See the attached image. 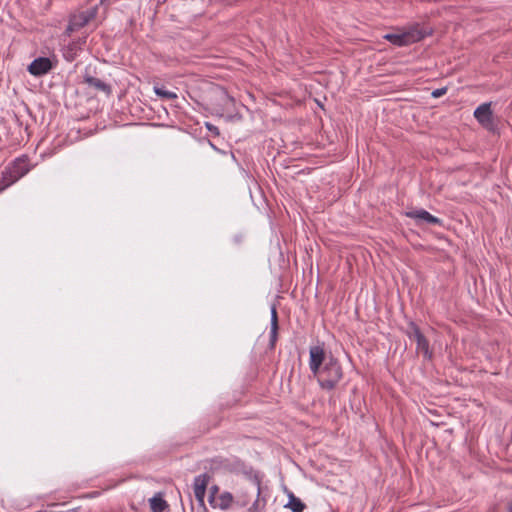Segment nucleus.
<instances>
[{
    "label": "nucleus",
    "mask_w": 512,
    "mask_h": 512,
    "mask_svg": "<svg viewBox=\"0 0 512 512\" xmlns=\"http://www.w3.org/2000/svg\"><path fill=\"white\" fill-rule=\"evenodd\" d=\"M285 507L290 508L292 512H303L306 505L301 501V499L295 497L293 493H290L289 501Z\"/></svg>",
    "instance_id": "13"
},
{
    "label": "nucleus",
    "mask_w": 512,
    "mask_h": 512,
    "mask_svg": "<svg viewBox=\"0 0 512 512\" xmlns=\"http://www.w3.org/2000/svg\"><path fill=\"white\" fill-rule=\"evenodd\" d=\"M218 488L216 486L212 487L211 488V494L210 495H213L215 496V493L217 492Z\"/></svg>",
    "instance_id": "24"
},
{
    "label": "nucleus",
    "mask_w": 512,
    "mask_h": 512,
    "mask_svg": "<svg viewBox=\"0 0 512 512\" xmlns=\"http://www.w3.org/2000/svg\"><path fill=\"white\" fill-rule=\"evenodd\" d=\"M329 356H327L323 344L310 346L309 348V369L311 373L317 374L323 367Z\"/></svg>",
    "instance_id": "3"
},
{
    "label": "nucleus",
    "mask_w": 512,
    "mask_h": 512,
    "mask_svg": "<svg viewBox=\"0 0 512 512\" xmlns=\"http://www.w3.org/2000/svg\"><path fill=\"white\" fill-rule=\"evenodd\" d=\"M447 92V88H439L432 91L431 95L434 98H439Z\"/></svg>",
    "instance_id": "21"
},
{
    "label": "nucleus",
    "mask_w": 512,
    "mask_h": 512,
    "mask_svg": "<svg viewBox=\"0 0 512 512\" xmlns=\"http://www.w3.org/2000/svg\"><path fill=\"white\" fill-rule=\"evenodd\" d=\"M17 181L18 180L14 179V175L6 166L0 176V193Z\"/></svg>",
    "instance_id": "12"
},
{
    "label": "nucleus",
    "mask_w": 512,
    "mask_h": 512,
    "mask_svg": "<svg viewBox=\"0 0 512 512\" xmlns=\"http://www.w3.org/2000/svg\"><path fill=\"white\" fill-rule=\"evenodd\" d=\"M407 335L410 339H414L415 341L418 339V337L423 336L419 327L414 322L409 324V331L407 332Z\"/></svg>",
    "instance_id": "17"
},
{
    "label": "nucleus",
    "mask_w": 512,
    "mask_h": 512,
    "mask_svg": "<svg viewBox=\"0 0 512 512\" xmlns=\"http://www.w3.org/2000/svg\"><path fill=\"white\" fill-rule=\"evenodd\" d=\"M233 502V496L229 492H223L218 497L213 495L209 496V503L213 508H219L221 510H227Z\"/></svg>",
    "instance_id": "9"
},
{
    "label": "nucleus",
    "mask_w": 512,
    "mask_h": 512,
    "mask_svg": "<svg viewBox=\"0 0 512 512\" xmlns=\"http://www.w3.org/2000/svg\"><path fill=\"white\" fill-rule=\"evenodd\" d=\"M417 350L422 352L425 357L431 358V352L429 350V342L426 337L423 335L422 337H418L416 340Z\"/></svg>",
    "instance_id": "15"
},
{
    "label": "nucleus",
    "mask_w": 512,
    "mask_h": 512,
    "mask_svg": "<svg viewBox=\"0 0 512 512\" xmlns=\"http://www.w3.org/2000/svg\"><path fill=\"white\" fill-rule=\"evenodd\" d=\"M107 0H100L101 4H104Z\"/></svg>",
    "instance_id": "26"
},
{
    "label": "nucleus",
    "mask_w": 512,
    "mask_h": 512,
    "mask_svg": "<svg viewBox=\"0 0 512 512\" xmlns=\"http://www.w3.org/2000/svg\"><path fill=\"white\" fill-rule=\"evenodd\" d=\"M7 168L14 175V179H21L30 171V166L28 163V159L25 156H21L16 158L12 163H10Z\"/></svg>",
    "instance_id": "7"
},
{
    "label": "nucleus",
    "mask_w": 512,
    "mask_h": 512,
    "mask_svg": "<svg viewBox=\"0 0 512 512\" xmlns=\"http://www.w3.org/2000/svg\"><path fill=\"white\" fill-rule=\"evenodd\" d=\"M408 218L414 219L418 224L424 222L429 225H442V220L424 209H415L405 213Z\"/></svg>",
    "instance_id": "6"
},
{
    "label": "nucleus",
    "mask_w": 512,
    "mask_h": 512,
    "mask_svg": "<svg viewBox=\"0 0 512 512\" xmlns=\"http://www.w3.org/2000/svg\"><path fill=\"white\" fill-rule=\"evenodd\" d=\"M422 35L415 31H406L402 33H387L383 38L395 46L403 47L416 43L422 39Z\"/></svg>",
    "instance_id": "2"
},
{
    "label": "nucleus",
    "mask_w": 512,
    "mask_h": 512,
    "mask_svg": "<svg viewBox=\"0 0 512 512\" xmlns=\"http://www.w3.org/2000/svg\"><path fill=\"white\" fill-rule=\"evenodd\" d=\"M154 92L156 93L157 96L165 98V99H169L170 100V99L177 98L176 93H174L172 91H169V90L165 89L164 87H157V86H155L154 87Z\"/></svg>",
    "instance_id": "16"
},
{
    "label": "nucleus",
    "mask_w": 512,
    "mask_h": 512,
    "mask_svg": "<svg viewBox=\"0 0 512 512\" xmlns=\"http://www.w3.org/2000/svg\"><path fill=\"white\" fill-rule=\"evenodd\" d=\"M150 507L152 512H163L167 508V503L163 498L154 496L150 499Z\"/></svg>",
    "instance_id": "14"
},
{
    "label": "nucleus",
    "mask_w": 512,
    "mask_h": 512,
    "mask_svg": "<svg viewBox=\"0 0 512 512\" xmlns=\"http://www.w3.org/2000/svg\"><path fill=\"white\" fill-rule=\"evenodd\" d=\"M206 128L212 132L214 135H219V129L218 127H216L215 125L211 124V123H206Z\"/></svg>",
    "instance_id": "22"
},
{
    "label": "nucleus",
    "mask_w": 512,
    "mask_h": 512,
    "mask_svg": "<svg viewBox=\"0 0 512 512\" xmlns=\"http://www.w3.org/2000/svg\"><path fill=\"white\" fill-rule=\"evenodd\" d=\"M92 16H93L92 14H89V15L81 14L80 15V22L77 23V25H79V26L86 25L90 21Z\"/></svg>",
    "instance_id": "20"
},
{
    "label": "nucleus",
    "mask_w": 512,
    "mask_h": 512,
    "mask_svg": "<svg viewBox=\"0 0 512 512\" xmlns=\"http://www.w3.org/2000/svg\"><path fill=\"white\" fill-rule=\"evenodd\" d=\"M278 328L279 327L270 326L269 345L271 348H273L276 344L278 338Z\"/></svg>",
    "instance_id": "18"
},
{
    "label": "nucleus",
    "mask_w": 512,
    "mask_h": 512,
    "mask_svg": "<svg viewBox=\"0 0 512 512\" xmlns=\"http://www.w3.org/2000/svg\"><path fill=\"white\" fill-rule=\"evenodd\" d=\"M79 52L80 46L75 42L69 43L62 50L63 57L68 62L74 61L77 58Z\"/></svg>",
    "instance_id": "11"
},
{
    "label": "nucleus",
    "mask_w": 512,
    "mask_h": 512,
    "mask_svg": "<svg viewBox=\"0 0 512 512\" xmlns=\"http://www.w3.org/2000/svg\"><path fill=\"white\" fill-rule=\"evenodd\" d=\"M508 512H512V502L510 503V505L508 507Z\"/></svg>",
    "instance_id": "25"
},
{
    "label": "nucleus",
    "mask_w": 512,
    "mask_h": 512,
    "mask_svg": "<svg viewBox=\"0 0 512 512\" xmlns=\"http://www.w3.org/2000/svg\"><path fill=\"white\" fill-rule=\"evenodd\" d=\"M314 377L322 389L331 391L343 378V369L338 359L330 354L320 372L314 374Z\"/></svg>",
    "instance_id": "1"
},
{
    "label": "nucleus",
    "mask_w": 512,
    "mask_h": 512,
    "mask_svg": "<svg viewBox=\"0 0 512 512\" xmlns=\"http://www.w3.org/2000/svg\"><path fill=\"white\" fill-rule=\"evenodd\" d=\"M256 485H257V495L259 496L261 493L260 481L256 480Z\"/></svg>",
    "instance_id": "23"
},
{
    "label": "nucleus",
    "mask_w": 512,
    "mask_h": 512,
    "mask_svg": "<svg viewBox=\"0 0 512 512\" xmlns=\"http://www.w3.org/2000/svg\"><path fill=\"white\" fill-rule=\"evenodd\" d=\"M474 117L485 129L489 131H493L495 129L490 103H483L479 105L474 111Z\"/></svg>",
    "instance_id": "4"
},
{
    "label": "nucleus",
    "mask_w": 512,
    "mask_h": 512,
    "mask_svg": "<svg viewBox=\"0 0 512 512\" xmlns=\"http://www.w3.org/2000/svg\"><path fill=\"white\" fill-rule=\"evenodd\" d=\"M270 326L279 327L278 326V315L275 305L271 307V323Z\"/></svg>",
    "instance_id": "19"
},
{
    "label": "nucleus",
    "mask_w": 512,
    "mask_h": 512,
    "mask_svg": "<svg viewBox=\"0 0 512 512\" xmlns=\"http://www.w3.org/2000/svg\"><path fill=\"white\" fill-rule=\"evenodd\" d=\"M209 482V476L206 473L200 474L194 478V495L195 498L200 502H204L206 494V488Z\"/></svg>",
    "instance_id": "8"
},
{
    "label": "nucleus",
    "mask_w": 512,
    "mask_h": 512,
    "mask_svg": "<svg viewBox=\"0 0 512 512\" xmlns=\"http://www.w3.org/2000/svg\"><path fill=\"white\" fill-rule=\"evenodd\" d=\"M84 82L89 86L94 88L95 90L102 91L106 94L111 93V87L106 82L102 81L99 78L93 77L91 75L84 76Z\"/></svg>",
    "instance_id": "10"
},
{
    "label": "nucleus",
    "mask_w": 512,
    "mask_h": 512,
    "mask_svg": "<svg viewBox=\"0 0 512 512\" xmlns=\"http://www.w3.org/2000/svg\"><path fill=\"white\" fill-rule=\"evenodd\" d=\"M54 68V64L48 57H38L28 66V72L33 76H42L49 73Z\"/></svg>",
    "instance_id": "5"
}]
</instances>
